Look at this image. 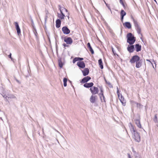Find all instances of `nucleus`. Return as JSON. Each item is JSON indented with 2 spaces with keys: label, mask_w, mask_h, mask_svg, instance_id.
I'll use <instances>...</instances> for the list:
<instances>
[{
  "label": "nucleus",
  "mask_w": 158,
  "mask_h": 158,
  "mask_svg": "<svg viewBox=\"0 0 158 158\" xmlns=\"http://www.w3.org/2000/svg\"><path fill=\"white\" fill-rule=\"evenodd\" d=\"M129 126L130 131L133 134V137L137 142H139L140 140V137L139 133L137 132L135 127L131 123H130Z\"/></svg>",
  "instance_id": "f257e3e1"
},
{
  "label": "nucleus",
  "mask_w": 158,
  "mask_h": 158,
  "mask_svg": "<svg viewBox=\"0 0 158 158\" xmlns=\"http://www.w3.org/2000/svg\"><path fill=\"white\" fill-rule=\"evenodd\" d=\"M130 62L132 64L135 63V67L139 68L142 65V61L139 56L137 55L133 56L130 59Z\"/></svg>",
  "instance_id": "f03ea898"
},
{
  "label": "nucleus",
  "mask_w": 158,
  "mask_h": 158,
  "mask_svg": "<svg viewBox=\"0 0 158 158\" xmlns=\"http://www.w3.org/2000/svg\"><path fill=\"white\" fill-rule=\"evenodd\" d=\"M127 42L130 45L133 44L135 41V38L132 34L131 33H128L127 35Z\"/></svg>",
  "instance_id": "7ed1b4c3"
},
{
  "label": "nucleus",
  "mask_w": 158,
  "mask_h": 158,
  "mask_svg": "<svg viewBox=\"0 0 158 158\" xmlns=\"http://www.w3.org/2000/svg\"><path fill=\"white\" fill-rule=\"evenodd\" d=\"M117 94L118 96V97L119 98L120 102L122 103V105L124 106H125L126 104V102L124 100V98L122 94L119 92V89L118 88H117Z\"/></svg>",
  "instance_id": "20e7f679"
},
{
  "label": "nucleus",
  "mask_w": 158,
  "mask_h": 158,
  "mask_svg": "<svg viewBox=\"0 0 158 158\" xmlns=\"http://www.w3.org/2000/svg\"><path fill=\"white\" fill-rule=\"evenodd\" d=\"M90 90L93 95L98 94L99 92V89L98 87L93 86L90 89Z\"/></svg>",
  "instance_id": "39448f33"
},
{
  "label": "nucleus",
  "mask_w": 158,
  "mask_h": 158,
  "mask_svg": "<svg viewBox=\"0 0 158 158\" xmlns=\"http://www.w3.org/2000/svg\"><path fill=\"white\" fill-rule=\"evenodd\" d=\"M64 41L69 45H71L73 42V40L70 37H64Z\"/></svg>",
  "instance_id": "423d86ee"
},
{
  "label": "nucleus",
  "mask_w": 158,
  "mask_h": 158,
  "mask_svg": "<svg viewBox=\"0 0 158 158\" xmlns=\"http://www.w3.org/2000/svg\"><path fill=\"white\" fill-rule=\"evenodd\" d=\"M98 98L97 96L92 94L89 100L91 103H94L96 102Z\"/></svg>",
  "instance_id": "0eeeda50"
},
{
  "label": "nucleus",
  "mask_w": 158,
  "mask_h": 158,
  "mask_svg": "<svg viewBox=\"0 0 158 158\" xmlns=\"http://www.w3.org/2000/svg\"><path fill=\"white\" fill-rule=\"evenodd\" d=\"M58 6L61 13L60 14H58V17L59 18L61 19H64L65 15L63 12L61 11V7L60 5H59Z\"/></svg>",
  "instance_id": "6e6552de"
},
{
  "label": "nucleus",
  "mask_w": 158,
  "mask_h": 158,
  "mask_svg": "<svg viewBox=\"0 0 158 158\" xmlns=\"http://www.w3.org/2000/svg\"><path fill=\"white\" fill-rule=\"evenodd\" d=\"M134 121L135 124L139 128H142L139 117L138 118L135 119Z\"/></svg>",
  "instance_id": "1a4fd4ad"
},
{
  "label": "nucleus",
  "mask_w": 158,
  "mask_h": 158,
  "mask_svg": "<svg viewBox=\"0 0 158 158\" xmlns=\"http://www.w3.org/2000/svg\"><path fill=\"white\" fill-rule=\"evenodd\" d=\"M63 33L65 34H68L70 32V30L67 27H64L62 29Z\"/></svg>",
  "instance_id": "9d476101"
},
{
  "label": "nucleus",
  "mask_w": 158,
  "mask_h": 158,
  "mask_svg": "<svg viewBox=\"0 0 158 158\" xmlns=\"http://www.w3.org/2000/svg\"><path fill=\"white\" fill-rule=\"evenodd\" d=\"M91 77L89 76H87L83 78L80 81L81 83H86L91 79Z\"/></svg>",
  "instance_id": "9b49d317"
},
{
  "label": "nucleus",
  "mask_w": 158,
  "mask_h": 158,
  "mask_svg": "<svg viewBox=\"0 0 158 158\" xmlns=\"http://www.w3.org/2000/svg\"><path fill=\"white\" fill-rule=\"evenodd\" d=\"M127 50L130 53L133 52L135 50L134 46L133 45H129L127 48Z\"/></svg>",
  "instance_id": "f8f14e48"
},
{
  "label": "nucleus",
  "mask_w": 158,
  "mask_h": 158,
  "mask_svg": "<svg viewBox=\"0 0 158 158\" xmlns=\"http://www.w3.org/2000/svg\"><path fill=\"white\" fill-rule=\"evenodd\" d=\"M77 66L80 68H84L85 67V64L83 61H80L77 62Z\"/></svg>",
  "instance_id": "ddd939ff"
},
{
  "label": "nucleus",
  "mask_w": 158,
  "mask_h": 158,
  "mask_svg": "<svg viewBox=\"0 0 158 158\" xmlns=\"http://www.w3.org/2000/svg\"><path fill=\"white\" fill-rule=\"evenodd\" d=\"M15 25L16 27L17 34L19 35L21 34V31L19 24L17 22H15Z\"/></svg>",
  "instance_id": "4468645a"
},
{
  "label": "nucleus",
  "mask_w": 158,
  "mask_h": 158,
  "mask_svg": "<svg viewBox=\"0 0 158 158\" xmlns=\"http://www.w3.org/2000/svg\"><path fill=\"white\" fill-rule=\"evenodd\" d=\"M93 85L94 83L93 82H90L89 83H86L84 84V86L87 88H91Z\"/></svg>",
  "instance_id": "2eb2a0df"
},
{
  "label": "nucleus",
  "mask_w": 158,
  "mask_h": 158,
  "mask_svg": "<svg viewBox=\"0 0 158 158\" xmlns=\"http://www.w3.org/2000/svg\"><path fill=\"white\" fill-rule=\"evenodd\" d=\"M135 48L136 52H139L141 50V46L139 44H136L135 45Z\"/></svg>",
  "instance_id": "dca6fc26"
},
{
  "label": "nucleus",
  "mask_w": 158,
  "mask_h": 158,
  "mask_svg": "<svg viewBox=\"0 0 158 158\" xmlns=\"http://www.w3.org/2000/svg\"><path fill=\"white\" fill-rule=\"evenodd\" d=\"M126 15V13L123 10H121L120 12L121 20L122 22L123 21V17Z\"/></svg>",
  "instance_id": "f3484780"
},
{
  "label": "nucleus",
  "mask_w": 158,
  "mask_h": 158,
  "mask_svg": "<svg viewBox=\"0 0 158 158\" xmlns=\"http://www.w3.org/2000/svg\"><path fill=\"white\" fill-rule=\"evenodd\" d=\"M123 25L124 27H125L128 29H130L131 27V25L130 22H126L123 24Z\"/></svg>",
  "instance_id": "a211bd4d"
},
{
  "label": "nucleus",
  "mask_w": 158,
  "mask_h": 158,
  "mask_svg": "<svg viewBox=\"0 0 158 158\" xmlns=\"http://www.w3.org/2000/svg\"><path fill=\"white\" fill-rule=\"evenodd\" d=\"M84 76L88 75L89 73V70L88 68H85L82 71Z\"/></svg>",
  "instance_id": "6ab92c4d"
},
{
  "label": "nucleus",
  "mask_w": 158,
  "mask_h": 158,
  "mask_svg": "<svg viewBox=\"0 0 158 158\" xmlns=\"http://www.w3.org/2000/svg\"><path fill=\"white\" fill-rule=\"evenodd\" d=\"M83 60V58L81 57H75L73 60V63H75L76 61H81Z\"/></svg>",
  "instance_id": "aec40b11"
},
{
  "label": "nucleus",
  "mask_w": 158,
  "mask_h": 158,
  "mask_svg": "<svg viewBox=\"0 0 158 158\" xmlns=\"http://www.w3.org/2000/svg\"><path fill=\"white\" fill-rule=\"evenodd\" d=\"M88 48H89L90 51L91 52L92 54H93L94 53V51L92 47L90 45V44L89 43H88L87 44Z\"/></svg>",
  "instance_id": "412c9836"
},
{
  "label": "nucleus",
  "mask_w": 158,
  "mask_h": 158,
  "mask_svg": "<svg viewBox=\"0 0 158 158\" xmlns=\"http://www.w3.org/2000/svg\"><path fill=\"white\" fill-rule=\"evenodd\" d=\"M98 64L100 68L102 69L103 68V64L102 59H100L98 61Z\"/></svg>",
  "instance_id": "4be33fe9"
},
{
  "label": "nucleus",
  "mask_w": 158,
  "mask_h": 158,
  "mask_svg": "<svg viewBox=\"0 0 158 158\" xmlns=\"http://www.w3.org/2000/svg\"><path fill=\"white\" fill-rule=\"evenodd\" d=\"M56 26L57 28H59L61 24V21L59 19H57L56 20Z\"/></svg>",
  "instance_id": "5701e85b"
},
{
  "label": "nucleus",
  "mask_w": 158,
  "mask_h": 158,
  "mask_svg": "<svg viewBox=\"0 0 158 158\" xmlns=\"http://www.w3.org/2000/svg\"><path fill=\"white\" fill-rule=\"evenodd\" d=\"M100 94L101 95L103 98V101L102 100V99L101 98L102 102H105L106 101L105 100V97L104 95L102 89H101V93Z\"/></svg>",
  "instance_id": "b1692460"
},
{
  "label": "nucleus",
  "mask_w": 158,
  "mask_h": 158,
  "mask_svg": "<svg viewBox=\"0 0 158 158\" xmlns=\"http://www.w3.org/2000/svg\"><path fill=\"white\" fill-rule=\"evenodd\" d=\"M133 21L135 28L139 27L137 21H136L134 19H133Z\"/></svg>",
  "instance_id": "393cba45"
},
{
  "label": "nucleus",
  "mask_w": 158,
  "mask_h": 158,
  "mask_svg": "<svg viewBox=\"0 0 158 158\" xmlns=\"http://www.w3.org/2000/svg\"><path fill=\"white\" fill-rule=\"evenodd\" d=\"M58 64L60 68H62L63 65V64L62 62V61L61 60V59L59 60H58Z\"/></svg>",
  "instance_id": "a878e982"
},
{
  "label": "nucleus",
  "mask_w": 158,
  "mask_h": 158,
  "mask_svg": "<svg viewBox=\"0 0 158 158\" xmlns=\"http://www.w3.org/2000/svg\"><path fill=\"white\" fill-rule=\"evenodd\" d=\"M67 78H64L63 79L64 85V86L66 87L67 86Z\"/></svg>",
  "instance_id": "bb28decb"
},
{
  "label": "nucleus",
  "mask_w": 158,
  "mask_h": 158,
  "mask_svg": "<svg viewBox=\"0 0 158 158\" xmlns=\"http://www.w3.org/2000/svg\"><path fill=\"white\" fill-rule=\"evenodd\" d=\"M136 29L137 30L138 33L139 34H141V29L140 27H139L136 28Z\"/></svg>",
  "instance_id": "cd10ccee"
},
{
  "label": "nucleus",
  "mask_w": 158,
  "mask_h": 158,
  "mask_svg": "<svg viewBox=\"0 0 158 158\" xmlns=\"http://www.w3.org/2000/svg\"><path fill=\"white\" fill-rule=\"evenodd\" d=\"M154 121L155 122H156L157 121V114H155V115Z\"/></svg>",
  "instance_id": "c85d7f7f"
},
{
  "label": "nucleus",
  "mask_w": 158,
  "mask_h": 158,
  "mask_svg": "<svg viewBox=\"0 0 158 158\" xmlns=\"http://www.w3.org/2000/svg\"><path fill=\"white\" fill-rule=\"evenodd\" d=\"M61 10L62 12L63 10H65L66 12H68V10L64 7H61Z\"/></svg>",
  "instance_id": "c756f323"
},
{
  "label": "nucleus",
  "mask_w": 158,
  "mask_h": 158,
  "mask_svg": "<svg viewBox=\"0 0 158 158\" xmlns=\"http://www.w3.org/2000/svg\"><path fill=\"white\" fill-rule=\"evenodd\" d=\"M63 45L64 47H68L69 46V45L68 44H67V43L65 44V43H64L63 44Z\"/></svg>",
  "instance_id": "7c9ffc66"
},
{
  "label": "nucleus",
  "mask_w": 158,
  "mask_h": 158,
  "mask_svg": "<svg viewBox=\"0 0 158 158\" xmlns=\"http://www.w3.org/2000/svg\"><path fill=\"white\" fill-rule=\"evenodd\" d=\"M122 5H123V6L124 8V9L126 8V6H127V5L126 4H125L123 3H122Z\"/></svg>",
  "instance_id": "2f4dec72"
},
{
  "label": "nucleus",
  "mask_w": 158,
  "mask_h": 158,
  "mask_svg": "<svg viewBox=\"0 0 158 158\" xmlns=\"http://www.w3.org/2000/svg\"><path fill=\"white\" fill-rule=\"evenodd\" d=\"M8 57L11 59V60H12L13 59L11 57V53H10V55L8 56Z\"/></svg>",
  "instance_id": "473e14b6"
},
{
  "label": "nucleus",
  "mask_w": 158,
  "mask_h": 158,
  "mask_svg": "<svg viewBox=\"0 0 158 158\" xmlns=\"http://www.w3.org/2000/svg\"><path fill=\"white\" fill-rule=\"evenodd\" d=\"M128 157L129 158H131L130 154H128Z\"/></svg>",
  "instance_id": "72a5a7b5"
},
{
  "label": "nucleus",
  "mask_w": 158,
  "mask_h": 158,
  "mask_svg": "<svg viewBox=\"0 0 158 158\" xmlns=\"http://www.w3.org/2000/svg\"><path fill=\"white\" fill-rule=\"evenodd\" d=\"M120 0V3L122 4V3H123V2L122 0Z\"/></svg>",
  "instance_id": "f704fd0d"
},
{
  "label": "nucleus",
  "mask_w": 158,
  "mask_h": 158,
  "mask_svg": "<svg viewBox=\"0 0 158 158\" xmlns=\"http://www.w3.org/2000/svg\"><path fill=\"white\" fill-rule=\"evenodd\" d=\"M140 106V104H139L138 103H137V106Z\"/></svg>",
  "instance_id": "c9c22d12"
},
{
  "label": "nucleus",
  "mask_w": 158,
  "mask_h": 158,
  "mask_svg": "<svg viewBox=\"0 0 158 158\" xmlns=\"http://www.w3.org/2000/svg\"><path fill=\"white\" fill-rule=\"evenodd\" d=\"M146 60L147 61H148L149 62H150L151 64H152V62H151V61L149 60Z\"/></svg>",
  "instance_id": "e433bc0d"
},
{
  "label": "nucleus",
  "mask_w": 158,
  "mask_h": 158,
  "mask_svg": "<svg viewBox=\"0 0 158 158\" xmlns=\"http://www.w3.org/2000/svg\"><path fill=\"white\" fill-rule=\"evenodd\" d=\"M146 60L147 61H148L149 62H150L151 64H152V62H151V61L149 60Z\"/></svg>",
  "instance_id": "4c0bfd02"
},
{
  "label": "nucleus",
  "mask_w": 158,
  "mask_h": 158,
  "mask_svg": "<svg viewBox=\"0 0 158 158\" xmlns=\"http://www.w3.org/2000/svg\"><path fill=\"white\" fill-rule=\"evenodd\" d=\"M146 60L147 61H148L149 62H150L151 64H152V62H151V61L149 60Z\"/></svg>",
  "instance_id": "58836bf2"
},
{
  "label": "nucleus",
  "mask_w": 158,
  "mask_h": 158,
  "mask_svg": "<svg viewBox=\"0 0 158 158\" xmlns=\"http://www.w3.org/2000/svg\"><path fill=\"white\" fill-rule=\"evenodd\" d=\"M68 19H69V15H68Z\"/></svg>",
  "instance_id": "ea45409f"
},
{
  "label": "nucleus",
  "mask_w": 158,
  "mask_h": 158,
  "mask_svg": "<svg viewBox=\"0 0 158 158\" xmlns=\"http://www.w3.org/2000/svg\"><path fill=\"white\" fill-rule=\"evenodd\" d=\"M112 51H113V52L114 53V52L113 49H112Z\"/></svg>",
  "instance_id": "a19ab883"
},
{
  "label": "nucleus",
  "mask_w": 158,
  "mask_h": 158,
  "mask_svg": "<svg viewBox=\"0 0 158 158\" xmlns=\"http://www.w3.org/2000/svg\"><path fill=\"white\" fill-rule=\"evenodd\" d=\"M156 2V0H154Z\"/></svg>",
  "instance_id": "79ce46f5"
}]
</instances>
